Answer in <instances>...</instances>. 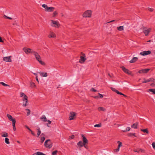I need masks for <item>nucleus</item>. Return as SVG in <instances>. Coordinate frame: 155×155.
I'll return each instance as SVG.
<instances>
[{"mask_svg": "<svg viewBox=\"0 0 155 155\" xmlns=\"http://www.w3.org/2000/svg\"><path fill=\"white\" fill-rule=\"evenodd\" d=\"M33 54L35 56L36 60H37L41 64L43 65H45V63L41 60L40 55L37 52L34 51L33 53Z\"/></svg>", "mask_w": 155, "mask_h": 155, "instance_id": "nucleus-1", "label": "nucleus"}, {"mask_svg": "<svg viewBox=\"0 0 155 155\" xmlns=\"http://www.w3.org/2000/svg\"><path fill=\"white\" fill-rule=\"evenodd\" d=\"M45 146L47 148H51L52 146V144L50 139L46 140L45 142Z\"/></svg>", "mask_w": 155, "mask_h": 155, "instance_id": "nucleus-2", "label": "nucleus"}, {"mask_svg": "<svg viewBox=\"0 0 155 155\" xmlns=\"http://www.w3.org/2000/svg\"><path fill=\"white\" fill-rule=\"evenodd\" d=\"M143 32L146 36L148 35L149 33L150 32L151 28H148L144 26L142 27Z\"/></svg>", "mask_w": 155, "mask_h": 155, "instance_id": "nucleus-3", "label": "nucleus"}, {"mask_svg": "<svg viewBox=\"0 0 155 155\" xmlns=\"http://www.w3.org/2000/svg\"><path fill=\"white\" fill-rule=\"evenodd\" d=\"M91 15V11L90 10H88L84 12L83 15L84 17H90Z\"/></svg>", "mask_w": 155, "mask_h": 155, "instance_id": "nucleus-4", "label": "nucleus"}, {"mask_svg": "<svg viewBox=\"0 0 155 155\" xmlns=\"http://www.w3.org/2000/svg\"><path fill=\"white\" fill-rule=\"evenodd\" d=\"M23 50L25 53L27 54L31 53L33 54L34 51L32 49L27 48H23Z\"/></svg>", "mask_w": 155, "mask_h": 155, "instance_id": "nucleus-5", "label": "nucleus"}, {"mask_svg": "<svg viewBox=\"0 0 155 155\" xmlns=\"http://www.w3.org/2000/svg\"><path fill=\"white\" fill-rule=\"evenodd\" d=\"M51 26L55 28L58 27L60 25V24L58 22L54 20H51Z\"/></svg>", "mask_w": 155, "mask_h": 155, "instance_id": "nucleus-6", "label": "nucleus"}, {"mask_svg": "<svg viewBox=\"0 0 155 155\" xmlns=\"http://www.w3.org/2000/svg\"><path fill=\"white\" fill-rule=\"evenodd\" d=\"M76 113L73 112H71L69 117V120H71L74 119Z\"/></svg>", "mask_w": 155, "mask_h": 155, "instance_id": "nucleus-7", "label": "nucleus"}, {"mask_svg": "<svg viewBox=\"0 0 155 155\" xmlns=\"http://www.w3.org/2000/svg\"><path fill=\"white\" fill-rule=\"evenodd\" d=\"M121 68L122 70L125 72L126 73H127L128 74H131V72L129 70L123 66H121L120 67Z\"/></svg>", "mask_w": 155, "mask_h": 155, "instance_id": "nucleus-8", "label": "nucleus"}, {"mask_svg": "<svg viewBox=\"0 0 155 155\" xmlns=\"http://www.w3.org/2000/svg\"><path fill=\"white\" fill-rule=\"evenodd\" d=\"M150 70V69H145L140 70L138 71V72L140 74L147 73Z\"/></svg>", "mask_w": 155, "mask_h": 155, "instance_id": "nucleus-9", "label": "nucleus"}, {"mask_svg": "<svg viewBox=\"0 0 155 155\" xmlns=\"http://www.w3.org/2000/svg\"><path fill=\"white\" fill-rule=\"evenodd\" d=\"M151 52L150 51H144L140 53L141 55L145 56L150 54Z\"/></svg>", "mask_w": 155, "mask_h": 155, "instance_id": "nucleus-10", "label": "nucleus"}, {"mask_svg": "<svg viewBox=\"0 0 155 155\" xmlns=\"http://www.w3.org/2000/svg\"><path fill=\"white\" fill-rule=\"evenodd\" d=\"M85 57L83 56H81L79 61V62L82 64L83 63L86 59Z\"/></svg>", "mask_w": 155, "mask_h": 155, "instance_id": "nucleus-11", "label": "nucleus"}, {"mask_svg": "<svg viewBox=\"0 0 155 155\" xmlns=\"http://www.w3.org/2000/svg\"><path fill=\"white\" fill-rule=\"evenodd\" d=\"M81 136L82 138V140L83 142L85 144H86L88 143V141L87 138L84 137L83 134L81 135Z\"/></svg>", "mask_w": 155, "mask_h": 155, "instance_id": "nucleus-12", "label": "nucleus"}, {"mask_svg": "<svg viewBox=\"0 0 155 155\" xmlns=\"http://www.w3.org/2000/svg\"><path fill=\"white\" fill-rule=\"evenodd\" d=\"M154 79L153 78H150V79L146 80L145 79L144 81L143 82V83H146L150 82H153L154 81Z\"/></svg>", "mask_w": 155, "mask_h": 155, "instance_id": "nucleus-13", "label": "nucleus"}, {"mask_svg": "<svg viewBox=\"0 0 155 155\" xmlns=\"http://www.w3.org/2000/svg\"><path fill=\"white\" fill-rule=\"evenodd\" d=\"M11 57H6L3 58V60L4 61L7 62H11V59L10 58Z\"/></svg>", "mask_w": 155, "mask_h": 155, "instance_id": "nucleus-14", "label": "nucleus"}, {"mask_svg": "<svg viewBox=\"0 0 155 155\" xmlns=\"http://www.w3.org/2000/svg\"><path fill=\"white\" fill-rule=\"evenodd\" d=\"M47 8V9L46 10V11L49 12H53L55 9L54 8L52 7H48Z\"/></svg>", "mask_w": 155, "mask_h": 155, "instance_id": "nucleus-15", "label": "nucleus"}, {"mask_svg": "<svg viewBox=\"0 0 155 155\" xmlns=\"http://www.w3.org/2000/svg\"><path fill=\"white\" fill-rule=\"evenodd\" d=\"M85 144L82 141H80L77 143V145L79 147H83Z\"/></svg>", "mask_w": 155, "mask_h": 155, "instance_id": "nucleus-16", "label": "nucleus"}, {"mask_svg": "<svg viewBox=\"0 0 155 155\" xmlns=\"http://www.w3.org/2000/svg\"><path fill=\"white\" fill-rule=\"evenodd\" d=\"M7 116L8 117V118L9 120H11L12 121H12L13 120H14L15 122V120L14 118H13L12 117L10 114H7Z\"/></svg>", "mask_w": 155, "mask_h": 155, "instance_id": "nucleus-17", "label": "nucleus"}, {"mask_svg": "<svg viewBox=\"0 0 155 155\" xmlns=\"http://www.w3.org/2000/svg\"><path fill=\"white\" fill-rule=\"evenodd\" d=\"M38 73L41 76H42L43 77H46L48 76V74L46 72H39Z\"/></svg>", "mask_w": 155, "mask_h": 155, "instance_id": "nucleus-18", "label": "nucleus"}, {"mask_svg": "<svg viewBox=\"0 0 155 155\" xmlns=\"http://www.w3.org/2000/svg\"><path fill=\"white\" fill-rule=\"evenodd\" d=\"M138 59V58L137 57H134L133 58L132 60L130 61V63H134L137 61Z\"/></svg>", "mask_w": 155, "mask_h": 155, "instance_id": "nucleus-19", "label": "nucleus"}, {"mask_svg": "<svg viewBox=\"0 0 155 155\" xmlns=\"http://www.w3.org/2000/svg\"><path fill=\"white\" fill-rule=\"evenodd\" d=\"M49 38H54L56 37L55 35L53 32H51L48 36Z\"/></svg>", "mask_w": 155, "mask_h": 155, "instance_id": "nucleus-20", "label": "nucleus"}, {"mask_svg": "<svg viewBox=\"0 0 155 155\" xmlns=\"http://www.w3.org/2000/svg\"><path fill=\"white\" fill-rule=\"evenodd\" d=\"M138 124V123L137 122L134 124L132 125L131 127L134 129H137V128Z\"/></svg>", "mask_w": 155, "mask_h": 155, "instance_id": "nucleus-21", "label": "nucleus"}, {"mask_svg": "<svg viewBox=\"0 0 155 155\" xmlns=\"http://www.w3.org/2000/svg\"><path fill=\"white\" fill-rule=\"evenodd\" d=\"M41 119L44 122H46L47 121V119L45 115H43L41 117Z\"/></svg>", "mask_w": 155, "mask_h": 155, "instance_id": "nucleus-22", "label": "nucleus"}, {"mask_svg": "<svg viewBox=\"0 0 155 155\" xmlns=\"http://www.w3.org/2000/svg\"><path fill=\"white\" fill-rule=\"evenodd\" d=\"M15 121L14 120H13L12 121V126L13 127V129L14 131L16 129V127L15 126Z\"/></svg>", "mask_w": 155, "mask_h": 155, "instance_id": "nucleus-23", "label": "nucleus"}, {"mask_svg": "<svg viewBox=\"0 0 155 155\" xmlns=\"http://www.w3.org/2000/svg\"><path fill=\"white\" fill-rule=\"evenodd\" d=\"M141 130L144 133H145L147 134H148L149 133V131H148V129L147 128L144 129H141Z\"/></svg>", "mask_w": 155, "mask_h": 155, "instance_id": "nucleus-24", "label": "nucleus"}, {"mask_svg": "<svg viewBox=\"0 0 155 155\" xmlns=\"http://www.w3.org/2000/svg\"><path fill=\"white\" fill-rule=\"evenodd\" d=\"M128 136L129 137H132L133 136H134L135 137H137L135 135V134L134 133H129L128 134Z\"/></svg>", "mask_w": 155, "mask_h": 155, "instance_id": "nucleus-25", "label": "nucleus"}, {"mask_svg": "<svg viewBox=\"0 0 155 155\" xmlns=\"http://www.w3.org/2000/svg\"><path fill=\"white\" fill-rule=\"evenodd\" d=\"M2 134H2V137H8V134L7 133L4 132H3L2 133Z\"/></svg>", "mask_w": 155, "mask_h": 155, "instance_id": "nucleus-26", "label": "nucleus"}, {"mask_svg": "<svg viewBox=\"0 0 155 155\" xmlns=\"http://www.w3.org/2000/svg\"><path fill=\"white\" fill-rule=\"evenodd\" d=\"M22 100L23 101H28V97L26 95H25L22 99Z\"/></svg>", "mask_w": 155, "mask_h": 155, "instance_id": "nucleus-27", "label": "nucleus"}, {"mask_svg": "<svg viewBox=\"0 0 155 155\" xmlns=\"http://www.w3.org/2000/svg\"><path fill=\"white\" fill-rule=\"evenodd\" d=\"M30 86L31 87H36V85H35V83L33 82H30Z\"/></svg>", "mask_w": 155, "mask_h": 155, "instance_id": "nucleus-28", "label": "nucleus"}, {"mask_svg": "<svg viewBox=\"0 0 155 155\" xmlns=\"http://www.w3.org/2000/svg\"><path fill=\"white\" fill-rule=\"evenodd\" d=\"M117 29L119 31H121L124 30L123 26H120L117 27Z\"/></svg>", "mask_w": 155, "mask_h": 155, "instance_id": "nucleus-29", "label": "nucleus"}, {"mask_svg": "<svg viewBox=\"0 0 155 155\" xmlns=\"http://www.w3.org/2000/svg\"><path fill=\"white\" fill-rule=\"evenodd\" d=\"M35 155H46V154L40 152H38L35 154Z\"/></svg>", "mask_w": 155, "mask_h": 155, "instance_id": "nucleus-30", "label": "nucleus"}, {"mask_svg": "<svg viewBox=\"0 0 155 155\" xmlns=\"http://www.w3.org/2000/svg\"><path fill=\"white\" fill-rule=\"evenodd\" d=\"M130 129V127H128L126 129L124 130H122V132H124L126 131H129Z\"/></svg>", "mask_w": 155, "mask_h": 155, "instance_id": "nucleus-31", "label": "nucleus"}, {"mask_svg": "<svg viewBox=\"0 0 155 155\" xmlns=\"http://www.w3.org/2000/svg\"><path fill=\"white\" fill-rule=\"evenodd\" d=\"M37 130H38V137L41 133V131L40 130V128H38V129H37Z\"/></svg>", "mask_w": 155, "mask_h": 155, "instance_id": "nucleus-32", "label": "nucleus"}, {"mask_svg": "<svg viewBox=\"0 0 155 155\" xmlns=\"http://www.w3.org/2000/svg\"><path fill=\"white\" fill-rule=\"evenodd\" d=\"M98 110L99 111H104L105 110V109L104 108L102 107H99L98 108Z\"/></svg>", "mask_w": 155, "mask_h": 155, "instance_id": "nucleus-33", "label": "nucleus"}, {"mask_svg": "<svg viewBox=\"0 0 155 155\" xmlns=\"http://www.w3.org/2000/svg\"><path fill=\"white\" fill-rule=\"evenodd\" d=\"M28 101H25V103H24V102L23 103V106L25 107V106H27L28 104Z\"/></svg>", "mask_w": 155, "mask_h": 155, "instance_id": "nucleus-34", "label": "nucleus"}, {"mask_svg": "<svg viewBox=\"0 0 155 155\" xmlns=\"http://www.w3.org/2000/svg\"><path fill=\"white\" fill-rule=\"evenodd\" d=\"M0 84H2L3 86H5V87L9 86V85H8L2 82H0Z\"/></svg>", "mask_w": 155, "mask_h": 155, "instance_id": "nucleus-35", "label": "nucleus"}, {"mask_svg": "<svg viewBox=\"0 0 155 155\" xmlns=\"http://www.w3.org/2000/svg\"><path fill=\"white\" fill-rule=\"evenodd\" d=\"M25 110L27 111V116H28L30 114L31 111L28 109H25Z\"/></svg>", "mask_w": 155, "mask_h": 155, "instance_id": "nucleus-36", "label": "nucleus"}, {"mask_svg": "<svg viewBox=\"0 0 155 155\" xmlns=\"http://www.w3.org/2000/svg\"><path fill=\"white\" fill-rule=\"evenodd\" d=\"M5 142L7 144H9L10 143L9 140L8 138H6L5 139Z\"/></svg>", "mask_w": 155, "mask_h": 155, "instance_id": "nucleus-37", "label": "nucleus"}, {"mask_svg": "<svg viewBox=\"0 0 155 155\" xmlns=\"http://www.w3.org/2000/svg\"><path fill=\"white\" fill-rule=\"evenodd\" d=\"M149 91L152 92L153 93L155 94V89H150L149 90Z\"/></svg>", "mask_w": 155, "mask_h": 155, "instance_id": "nucleus-38", "label": "nucleus"}, {"mask_svg": "<svg viewBox=\"0 0 155 155\" xmlns=\"http://www.w3.org/2000/svg\"><path fill=\"white\" fill-rule=\"evenodd\" d=\"M117 143H118V147L120 148V147L122 146V143L120 141H118Z\"/></svg>", "mask_w": 155, "mask_h": 155, "instance_id": "nucleus-39", "label": "nucleus"}, {"mask_svg": "<svg viewBox=\"0 0 155 155\" xmlns=\"http://www.w3.org/2000/svg\"><path fill=\"white\" fill-rule=\"evenodd\" d=\"M42 7L45 8V11H46V10L47 9V8H48V7L47 6V5L45 4H43L42 5Z\"/></svg>", "mask_w": 155, "mask_h": 155, "instance_id": "nucleus-40", "label": "nucleus"}, {"mask_svg": "<svg viewBox=\"0 0 155 155\" xmlns=\"http://www.w3.org/2000/svg\"><path fill=\"white\" fill-rule=\"evenodd\" d=\"M58 13L56 11H54V13H53L52 16L53 17H55L57 14Z\"/></svg>", "mask_w": 155, "mask_h": 155, "instance_id": "nucleus-41", "label": "nucleus"}, {"mask_svg": "<svg viewBox=\"0 0 155 155\" xmlns=\"http://www.w3.org/2000/svg\"><path fill=\"white\" fill-rule=\"evenodd\" d=\"M45 139V138L44 137H41V142L42 143Z\"/></svg>", "mask_w": 155, "mask_h": 155, "instance_id": "nucleus-42", "label": "nucleus"}, {"mask_svg": "<svg viewBox=\"0 0 155 155\" xmlns=\"http://www.w3.org/2000/svg\"><path fill=\"white\" fill-rule=\"evenodd\" d=\"M101 124H95L94 125L95 127H100L101 126Z\"/></svg>", "mask_w": 155, "mask_h": 155, "instance_id": "nucleus-43", "label": "nucleus"}, {"mask_svg": "<svg viewBox=\"0 0 155 155\" xmlns=\"http://www.w3.org/2000/svg\"><path fill=\"white\" fill-rule=\"evenodd\" d=\"M58 152V151L57 150H56L52 152V155H55Z\"/></svg>", "mask_w": 155, "mask_h": 155, "instance_id": "nucleus-44", "label": "nucleus"}, {"mask_svg": "<svg viewBox=\"0 0 155 155\" xmlns=\"http://www.w3.org/2000/svg\"><path fill=\"white\" fill-rule=\"evenodd\" d=\"M147 10H148V11H149L150 12H152L153 10V9L152 8H147Z\"/></svg>", "mask_w": 155, "mask_h": 155, "instance_id": "nucleus-45", "label": "nucleus"}, {"mask_svg": "<svg viewBox=\"0 0 155 155\" xmlns=\"http://www.w3.org/2000/svg\"><path fill=\"white\" fill-rule=\"evenodd\" d=\"M4 17L5 18L9 19H12V18L8 17L7 16L5 15H4Z\"/></svg>", "mask_w": 155, "mask_h": 155, "instance_id": "nucleus-46", "label": "nucleus"}, {"mask_svg": "<svg viewBox=\"0 0 155 155\" xmlns=\"http://www.w3.org/2000/svg\"><path fill=\"white\" fill-rule=\"evenodd\" d=\"M74 137V135H72L69 136V139H73Z\"/></svg>", "mask_w": 155, "mask_h": 155, "instance_id": "nucleus-47", "label": "nucleus"}, {"mask_svg": "<svg viewBox=\"0 0 155 155\" xmlns=\"http://www.w3.org/2000/svg\"><path fill=\"white\" fill-rule=\"evenodd\" d=\"M25 95V94L22 92H21L20 93V96L21 97H22L24 96V95Z\"/></svg>", "mask_w": 155, "mask_h": 155, "instance_id": "nucleus-48", "label": "nucleus"}, {"mask_svg": "<svg viewBox=\"0 0 155 155\" xmlns=\"http://www.w3.org/2000/svg\"><path fill=\"white\" fill-rule=\"evenodd\" d=\"M111 89L112 90V91H114L115 92H116V91H117V90L114 88L112 87H111Z\"/></svg>", "mask_w": 155, "mask_h": 155, "instance_id": "nucleus-49", "label": "nucleus"}, {"mask_svg": "<svg viewBox=\"0 0 155 155\" xmlns=\"http://www.w3.org/2000/svg\"><path fill=\"white\" fill-rule=\"evenodd\" d=\"M119 148L117 147V149H114V150L115 152H118L119 150Z\"/></svg>", "mask_w": 155, "mask_h": 155, "instance_id": "nucleus-50", "label": "nucleus"}, {"mask_svg": "<svg viewBox=\"0 0 155 155\" xmlns=\"http://www.w3.org/2000/svg\"><path fill=\"white\" fill-rule=\"evenodd\" d=\"M116 92L118 94H120L122 95V93L121 92H119L118 90H117V91H116Z\"/></svg>", "mask_w": 155, "mask_h": 155, "instance_id": "nucleus-51", "label": "nucleus"}, {"mask_svg": "<svg viewBox=\"0 0 155 155\" xmlns=\"http://www.w3.org/2000/svg\"><path fill=\"white\" fill-rule=\"evenodd\" d=\"M152 145L153 149L155 150V143L153 142L152 144Z\"/></svg>", "mask_w": 155, "mask_h": 155, "instance_id": "nucleus-52", "label": "nucleus"}, {"mask_svg": "<svg viewBox=\"0 0 155 155\" xmlns=\"http://www.w3.org/2000/svg\"><path fill=\"white\" fill-rule=\"evenodd\" d=\"M91 91L94 92L97 91V90L94 89V88H92L91 89Z\"/></svg>", "mask_w": 155, "mask_h": 155, "instance_id": "nucleus-53", "label": "nucleus"}, {"mask_svg": "<svg viewBox=\"0 0 155 155\" xmlns=\"http://www.w3.org/2000/svg\"><path fill=\"white\" fill-rule=\"evenodd\" d=\"M99 96V97H100V98H102L103 97V96L102 95L100 94V93H98Z\"/></svg>", "mask_w": 155, "mask_h": 155, "instance_id": "nucleus-54", "label": "nucleus"}, {"mask_svg": "<svg viewBox=\"0 0 155 155\" xmlns=\"http://www.w3.org/2000/svg\"><path fill=\"white\" fill-rule=\"evenodd\" d=\"M30 131L31 132V134L33 135V136H35V133L32 131L31 130V131Z\"/></svg>", "mask_w": 155, "mask_h": 155, "instance_id": "nucleus-55", "label": "nucleus"}, {"mask_svg": "<svg viewBox=\"0 0 155 155\" xmlns=\"http://www.w3.org/2000/svg\"><path fill=\"white\" fill-rule=\"evenodd\" d=\"M25 127L26 128H27L28 130H29L30 131H31V129H30L29 128V127L28 126H27L26 125V126H25Z\"/></svg>", "mask_w": 155, "mask_h": 155, "instance_id": "nucleus-56", "label": "nucleus"}, {"mask_svg": "<svg viewBox=\"0 0 155 155\" xmlns=\"http://www.w3.org/2000/svg\"><path fill=\"white\" fill-rule=\"evenodd\" d=\"M83 146L85 148H86V149H88V147L86 145V144H84V145Z\"/></svg>", "mask_w": 155, "mask_h": 155, "instance_id": "nucleus-57", "label": "nucleus"}, {"mask_svg": "<svg viewBox=\"0 0 155 155\" xmlns=\"http://www.w3.org/2000/svg\"><path fill=\"white\" fill-rule=\"evenodd\" d=\"M47 121L48 122L49 124H50L51 123V121L49 120H47Z\"/></svg>", "mask_w": 155, "mask_h": 155, "instance_id": "nucleus-58", "label": "nucleus"}, {"mask_svg": "<svg viewBox=\"0 0 155 155\" xmlns=\"http://www.w3.org/2000/svg\"><path fill=\"white\" fill-rule=\"evenodd\" d=\"M115 21V20H112V21H111L109 22H107V23H111V22H114V21Z\"/></svg>", "mask_w": 155, "mask_h": 155, "instance_id": "nucleus-59", "label": "nucleus"}, {"mask_svg": "<svg viewBox=\"0 0 155 155\" xmlns=\"http://www.w3.org/2000/svg\"><path fill=\"white\" fill-rule=\"evenodd\" d=\"M35 78H36V80L37 81V82L38 83H39V81H38V76H36Z\"/></svg>", "mask_w": 155, "mask_h": 155, "instance_id": "nucleus-60", "label": "nucleus"}, {"mask_svg": "<svg viewBox=\"0 0 155 155\" xmlns=\"http://www.w3.org/2000/svg\"><path fill=\"white\" fill-rule=\"evenodd\" d=\"M81 54L82 56H83L84 57H85V54H84L83 53H81Z\"/></svg>", "mask_w": 155, "mask_h": 155, "instance_id": "nucleus-61", "label": "nucleus"}, {"mask_svg": "<svg viewBox=\"0 0 155 155\" xmlns=\"http://www.w3.org/2000/svg\"><path fill=\"white\" fill-rule=\"evenodd\" d=\"M151 86H155V84L153 83H152L151 84Z\"/></svg>", "mask_w": 155, "mask_h": 155, "instance_id": "nucleus-62", "label": "nucleus"}, {"mask_svg": "<svg viewBox=\"0 0 155 155\" xmlns=\"http://www.w3.org/2000/svg\"><path fill=\"white\" fill-rule=\"evenodd\" d=\"M33 74H34V75H35L36 76H37V74H36V73H33Z\"/></svg>", "mask_w": 155, "mask_h": 155, "instance_id": "nucleus-63", "label": "nucleus"}, {"mask_svg": "<svg viewBox=\"0 0 155 155\" xmlns=\"http://www.w3.org/2000/svg\"><path fill=\"white\" fill-rule=\"evenodd\" d=\"M98 97H99L98 96H96L94 97V98H98Z\"/></svg>", "mask_w": 155, "mask_h": 155, "instance_id": "nucleus-64", "label": "nucleus"}]
</instances>
